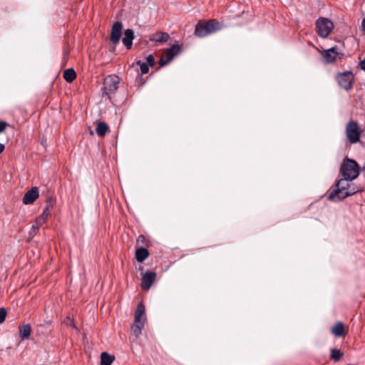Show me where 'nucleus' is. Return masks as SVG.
<instances>
[{
  "label": "nucleus",
  "instance_id": "obj_1",
  "mask_svg": "<svg viewBox=\"0 0 365 365\" xmlns=\"http://www.w3.org/2000/svg\"><path fill=\"white\" fill-rule=\"evenodd\" d=\"M353 180L342 177L335 183L334 188L329 192V199L331 200H342L363 190L351 182Z\"/></svg>",
  "mask_w": 365,
  "mask_h": 365
},
{
  "label": "nucleus",
  "instance_id": "obj_2",
  "mask_svg": "<svg viewBox=\"0 0 365 365\" xmlns=\"http://www.w3.org/2000/svg\"><path fill=\"white\" fill-rule=\"evenodd\" d=\"M222 29V26L215 19L200 20L195 25L194 34L196 37L203 38Z\"/></svg>",
  "mask_w": 365,
  "mask_h": 365
},
{
  "label": "nucleus",
  "instance_id": "obj_3",
  "mask_svg": "<svg viewBox=\"0 0 365 365\" xmlns=\"http://www.w3.org/2000/svg\"><path fill=\"white\" fill-rule=\"evenodd\" d=\"M360 167L358 163L352 159L345 158L340 166L339 173L341 175L346 179L354 180L359 174Z\"/></svg>",
  "mask_w": 365,
  "mask_h": 365
},
{
  "label": "nucleus",
  "instance_id": "obj_4",
  "mask_svg": "<svg viewBox=\"0 0 365 365\" xmlns=\"http://www.w3.org/2000/svg\"><path fill=\"white\" fill-rule=\"evenodd\" d=\"M316 32L322 38H327L332 31L334 23L328 18L319 17L316 21Z\"/></svg>",
  "mask_w": 365,
  "mask_h": 365
},
{
  "label": "nucleus",
  "instance_id": "obj_5",
  "mask_svg": "<svg viewBox=\"0 0 365 365\" xmlns=\"http://www.w3.org/2000/svg\"><path fill=\"white\" fill-rule=\"evenodd\" d=\"M181 52L182 46L178 43L173 44L170 48H167L158 61L160 67L168 64L175 56L180 54Z\"/></svg>",
  "mask_w": 365,
  "mask_h": 365
},
{
  "label": "nucleus",
  "instance_id": "obj_6",
  "mask_svg": "<svg viewBox=\"0 0 365 365\" xmlns=\"http://www.w3.org/2000/svg\"><path fill=\"white\" fill-rule=\"evenodd\" d=\"M120 83V78L116 75H109L106 77L103 80V93L110 96L111 94L114 93L118 88V85Z\"/></svg>",
  "mask_w": 365,
  "mask_h": 365
},
{
  "label": "nucleus",
  "instance_id": "obj_7",
  "mask_svg": "<svg viewBox=\"0 0 365 365\" xmlns=\"http://www.w3.org/2000/svg\"><path fill=\"white\" fill-rule=\"evenodd\" d=\"M336 79L341 88L346 91H349L352 87L354 76L351 71H347L343 73H339L336 76Z\"/></svg>",
  "mask_w": 365,
  "mask_h": 365
},
{
  "label": "nucleus",
  "instance_id": "obj_8",
  "mask_svg": "<svg viewBox=\"0 0 365 365\" xmlns=\"http://www.w3.org/2000/svg\"><path fill=\"white\" fill-rule=\"evenodd\" d=\"M346 134L350 143H356L359 141L361 131L356 121L351 120L348 123L346 127Z\"/></svg>",
  "mask_w": 365,
  "mask_h": 365
},
{
  "label": "nucleus",
  "instance_id": "obj_9",
  "mask_svg": "<svg viewBox=\"0 0 365 365\" xmlns=\"http://www.w3.org/2000/svg\"><path fill=\"white\" fill-rule=\"evenodd\" d=\"M323 57V61L324 63H333L336 61L337 58H342L344 53L339 51V48L336 46L331 47V48L324 50L322 53Z\"/></svg>",
  "mask_w": 365,
  "mask_h": 365
},
{
  "label": "nucleus",
  "instance_id": "obj_10",
  "mask_svg": "<svg viewBox=\"0 0 365 365\" xmlns=\"http://www.w3.org/2000/svg\"><path fill=\"white\" fill-rule=\"evenodd\" d=\"M122 30H123V24L120 21H115L111 28V31L110 34V41L113 44L112 51H114L115 50V47L117 44L119 43L121 36H122Z\"/></svg>",
  "mask_w": 365,
  "mask_h": 365
},
{
  "label": "nucleus",
  "instance_id": "obj_11",
  "mask_svg": "<svg viewBox=\"0 0 365 365\" xmlns=\"http://www.w3.org/2000/svg\"><path fill=\"white\" fill-rule=\"evenodd\" d=\"M157 274L153 271H148L143 274L140 287L143 290H148L156 279Z\"/></svg>",
  "mask_w": 365,
  "mask_h": 365
},
{
  "label": "nucleus",
  "instance_id": "obj_12",
  "mask_svg": "<svg viewBox=\"0 0 365 365\" xmlns=\"http://www.w3.org/2000/svg\"><path fill=\"white\" fill-rule=\"evenodd\" d=\"M39 197V190L38 187H33L31 190L27 191L22 199L24 205L33 204L36 199Z\"/></svg>",
  "mask_w": 365,
  "mask_h": 365
},
{
  "label": "nucleus",
  "instance_id": "obj_13",
  "mask_svg": "<svg viewBox=\"0 0 365 365\" xmlns=\"http://www.w3.org/2000/svg\"><path fill=\"white\" fill-rule=\"evenodd\" d=\"M331 333L336 337H344L347 331L341 322H337L331 329Z\"/></svg>",
  "mask_w": 365,
  "mask_h": 365
},
{
  "label": "nucleus",
  "instance_id": "obj_14",
  "mask_svg": "<svg viewBox=\"0 0 365 365\" xmlns=\"http://www.w3.org/2000/svg\"><path fill=\"white\" fill-rule=\"evenodd\" d=\"M169 38H170V36L168 33L163 32V31H160V32H156V33L152 34L150 36L149 40L151 42H157V43H163L167 42L169 40Z\"/></svg>",
  "mask_w": 365,
  "mask_h": 365
},
{
  "label": "nucleus",
  "instance_id": "obj_15",
  "mask_svg": "<svg viewBox=\"0 0 365 365\" xmlns=\"http://www.w3.org/2000/svg\"><path fill=\"white\" fill-rule=\"evenodd\" d=\"M134 32L132 29H128L124 32V37L122 39L123 43L128 50L132 48Z\"/></svg>",
  "mask_w": 365,
  "mask_h": 365
},
{
  "label": "nucleus",
  "instance_id": "obj_16",
  "mask_svg": "<svg viewBox=\"0 0 365 365\" xmlns=\"http://www.w3.org/2000/svg\"><path fill=\"white\" fill-rule=\"evenodd\" d=\"M56 202V199L51 196H49L46 199V206L44 207L43 212L41 216L47 220L51 212L50 210L53 207Z\"/></svg>",
  "mask_w": 365,
  "mask_h": 365
},
{
  "label": "nucleus",
  "instance_id": "obj_17",
  "mask_svg": "<svg viewBox=\"0 0 365 365\" xmlns=\"http://www.w3.org/2000/svg\"><path fill=\"white\" fill-rule=\"evenodd\" d=\"M149 251L143 247H140L136 249L135 257L138 262H143L149 257Z\"/></svg>",
  "mask_w": 365,
  "mask_h": 365
},
{
  "label": "nucleus",
  "instance_id": "obj_18",
  "mask_svg": "<svg viewBox=\"0 0 365 365\" xmlns=\"http://www.w3.org/2000/svg\"><path fill=\"white\" fill-rule=\"evenodd\" d=\"M19 337L21 340L27 339L31 334V327L29 324H24L19 327Z\"/></svg>",
  "mask_w": 365,
  "mask_h": 365
},
{
  "label": "nucleus",
  "instance_id": "obj_19",
  "mask_svg": "<svg viewBox=\"0 0 365 365\" xmlns=\"http://www.w3.org/2000/svg\"><path fill=\"white\" fill-rule=\"evenodd\" d=\"M144 327V321H141V319H135L134 323L131 327L132 333L137 338L141 334L142 329Z\"/></svg>",
  "mask_w": 365,
  "mask_h": 365
},
{
  "label": "nucleus",
  "instance_id": "obj_20",
  "mask_svg": "<svg viewBox=\"0 0 365 365\" xmlns=\"http://www.w3.org/2000/svg\"><path fill=\"white\" fill-rule=\"evenodd\" d=\"M96 130L97 135L102 138L104 137L106 134L109 131V127L103 121H97V127Z\"/></svg>",
  "mask_w": 365,
  "mask_h": 365
},
{
  "label": "nucleus",
  "instance_id": "obj_21",
  "mask_svg": "<svg viewBox=\"0 0 365 365\" xmlns=\"http://www.w3.org/2000/svg\"><path fill=\"white\" fill-rule=\"evenodd\" d=\"M115 360V356L107 352H102L101 354V365H111Z\"/></svg>",
  "mask_w": 365,
  "mask_h": 365
},
{
  "label": "nucleus",
  "instance_id": "obj_22",
  "mask_svg": "<svg viewBox=\"0 0 365 365\" xmlns=\"http://www.w3.org/2000/svg\"><path fill=\"white\" fill-rule=\"evenodd\" d=\"M63 76L66 81L72 83L76 78V73L73 68H68L64 71Z\"/></svg>",
  "mask_w": 365,
  "mask_h": 365
},
{
  "label": "nucleus",
  "instance_id": "obj_23",
  "mask_svg": "<svg viewBox=\"0 0 365 365\" xmlns=\"http://www.w3.org/2000/svg\"><path fill=\"white\" fill-rule=\"evenodd\" d=\"M135 65L140 66V75L143 76L146 74L149 71V66L145 62H143L140 60L135 61L131 66L133 67Z\"/></svg>",
  "mask_w": 365,
  "mask_h": 365
},
{
  "label": "nucleus",
  "instance_id": "obj_24",
  "mask_svg": "<svg viewBox=\"0 0 365 365\" xmlns=\"http://www.w3.org/2000/svg\"><path fill=\"white\" fill-rule=\"evenodd\" d=\"M344 353L341 351L340 349H330V359L333 360L334 362L339 361L343 357Z\"/></svg>",
  "mask_w": 365,
  "mask_h": 365
},
{
  "label": "nucleus",
  "instance_id": "obj_25",
  "mask_svg": "<svg viewBox=\"0 0 365 365\" xmlns=\"http://www.w3.org/2000/svg\"><path fill=\"white\" fill-rule=\"evenodd\" d=\"M145 308L143 302H139L138 304L135 312V319H141V317L145 314Z\"/></svg>",
  "mask_w": 365,
  "mask_h": 365
},
{
  "label": "nucleus",
  "instance_id": "obj_26",
  "mask_svg": "<svg viewBox=\"0 0 365 365\" xmlns=\"http://www.w3.org/2000/svg\"><path fill=\"white\" fill-rule=\"evenodd\" d=\"M46 222V220L43 217H42L40 215V216H38V217L36 218V221H35L36 225H33V227H32V228H33L34 230L36 229V230H38L39 229V227H40L42 225H43Z\"/></svg>",
  "mask_w": 365,
  "mask_h": 365
},
{
  "label": "nucleus",
  "instance_id": "obj_27",
  "mask_svg": "<svg viewBox=\"0 0 365 365\" xmlns=\"http://www.w3.org/2000/svg\"><path fill=\"white\" fill-rule=\"evenodd\" d=\"M137 245H141L140 247H143V245H147V240L144 235H140L136 240Z\"/></svg>",
  "mask_w": 365,
  "mask_h": 365
},
{
  "label": "nucleus",
  "instance_id": "obj_28",
  "mask_svg": "<svg viewBox=\"0 0 365 365\" xmlns=\"http://www.w3.org/2000/svg\"><path fill=\"white\" fill-rule=\"evenodd\" d=\"M7 312L5 308H0V324L3 323L6 317Z\"/></svg>",
  "mask_w": 365,
  "mask_h": 365
},
{
  "label": "nucleus",
  "instance_id": "obj_29",
  "mask_svg": "<svg viewBox=\"0 0 365 365\" xmlns=\"http://www.w3.org/2000/svg\"><path fill=\"white\" fill-rule=\"evenodd\" d=\"M145 63H148V65L150 67L154 66L155 61L153 54H150L148 56H147Z\"/></svg>",
  "mask_w": 365,
  "mask_h": 365
},
{
  "label": "nucleus",
  "instance_id": "obj_30",
  "mask_svg": "<svg viewBox=\"0 0 365 365\" xmlns=\"http://www.w3.org/2000/svg\"><path fill=\"white\" fill-rule=\"evenodd\" d=\"M69 53H70V51L68 50V48H65L63 49V57L65 63H66V62L68 61Z\"/></svg>",
  "mask_w": 365,
  "mask_h": 365
},
{
  "label": "nucleus",
  "instance_id": "obj_31",
  "mask_svg": "<svg viewBox=\"0 0 365 365\" xmlns=\"http://www.w3.org/2000/svg\"><path fill=\"white\" fill-rule=\"evenodd\" d=\"M8 125H9L6 122L0 121V133L4 132Z\"/></svg>",
  "mask_w": 365,
  "mask_h": 365
},
{
  "label": "nucleus",
  "instance_id": "obj_32",
  "mask_svg": "<svg viewBox=\"0 0 365 365\" xmlns=\"http://www.w3.org/2000/svg\"><path fill=\"white\" fill-rule=\"evenodd\" d=\"M66 319L68 320V322H70V325L71 326L75 327L73 319L70 316H68L66 317Z\"/></svg>",
  "mask_w": 365,
  "mask_h": 365
},
{
  "label": "nucleus",
  "instance_id": "obj_33",
  "mask_svg": "<svg viewBox=\"0 0 365 365\" xmlns=\"http://www.w3.org/2000/svg\"><path fill=\"white\" fill-rule=\"evenodd\" d=\"M5 149V145L0 143V154L4 152Z\"/></svg>",
  "mask_w": 365,
  "mask_h": 365
},
{
  "label": "nucleus",
  "instance_id": "obj_34",
  "mask_svg": "<svg viewBox=\"0 0 365 365\" xmlns=\"http://www.w3.org/2000/svg\"><path fill=\"white\" fill-rule=\"evenodd\" d=\"M361 26L364 32L365 33V17L362 20Z\"/></svg>",
  "mask_w": 365,
  "mask_h": 365
},
{
  "label": "nucleus",
  "instance_id": "obj_35",
  "mask_svg": "<svg viewBox=\"0 0 365 365\" xmlns=\"http://www.w3.org/2000/svg\"><path fill=\"white\" fill-rule=\"evenodd\" d=\"M139 269H140V270H143V267H139Z\"/></svg>",
  "mask_w": 365,
  "mask_h": 365
}]
</instances>
